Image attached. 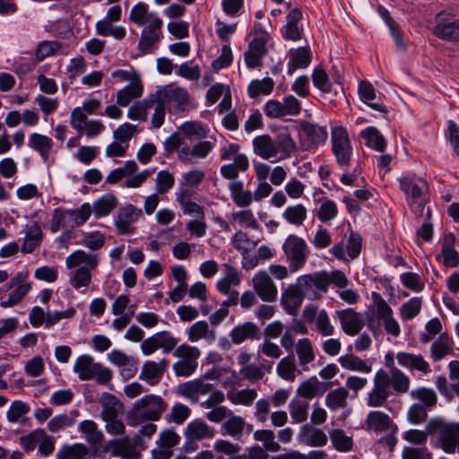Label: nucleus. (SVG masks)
<instances>
[{
  "label": "nucleus",
  "mask_w": 459,
  "mask_h": 459,
  "mask_svg": "<svg viewBox=\"0 0 459 459\" xmlns=\"http://www.w3.org/2000/svg\"><path fill=\"white\" fill-rule=\"evenodd\" d=\"M397 182L410 210L417 217L423 216L425 206L429 202V186L427 179L407 171L397 178Z\"/></svg>",
  "instance_id": "f03ea898"
},
{
  "label": "nucleus",
  "mask_w": 459,
  "mask_h": 459,
  "mask_svg": "<svg viewBox=\"0 0 459 459\" xmlns=\"http://www.w3.org/2000/svg\"><path fill=\"white\" fill-rule=\"evenodd\" d=\"M29 277L28 271H21L11 278L7 283V289H14L9 295L1 297L0 307L4 308L13 307L20 304L32 289V282L26 280Z\"/></svg>",
  "instance_id": "6e6552de"
},
{
  "label": "nucleus",
  "mask_w": 459,
  "mask_h": 459,
  "mask_svg": "<svg viewBox=\"0 0 459 459\" xmlns=\"http://www.w3.org/2000/svg\"><path fill=\"white\" fill-rule=\"evenodd\" d=\"M331 149L337 164L347 169L351 163L353 149L347 130L343 126H335L331 132Z\"/></svg>",
  "instance_id": "423d86ee"
},
{
  "label": "nucleus",
  "mask_w": 459,
  "mask_h": 459,
  "mask_svg": "<svg viewBox=\"0 0 459 459\" xmlns=\"http://www.w3.org/2000/svg\"><path fill=\"white\" fill-rule=\"evenodd\" d=\"M338 361L342 368L349 370L361 373H369L372 370L371 365L353 354L342 355L338 359Z\"/></svg>",
  "instance_id": "603ef678"
},
{
  "label": "nucleus",
  "mask_w": 459,
  "mask_h": 459,
  "mask_svg": "<svg viewBox=\"0 0 459 459\" xmlns=\"http://www.w3.org/2000/svg\"><path fill=\"white\" fill-rule=\"evenodd\" d=\"M228 187L232 201L238 207H247L252 204L253 200H255L252 192L245 190L244 183L240 180L230 182Z\"/></svg>",
  "instance_id": "72a5a7b5"
},
{
  "label": "nucleus",
  "mask_w": 459,
  "mask_h": 459,
  "mask_svg": "<svg viewBox=\"0 0 459 459\" xmlns=\"http://www.w3.org/2000/svg\"><path fill=\"white\" fill-rule=\"evenodd\" d=\"M253 289L255 294L265 302L277 299L278 290L271 276L265 270L258 271L252 278Z\"/></svg>",
  "instance_id": "4468645a"
},
{
  "label": "nucleus",
  "mask_w": 459,
  "mask_h": 459,
  "mask_svg": "<svg viewBox=\"0 0 459 459\" xmlns=\"http://www.w3.org/2000/svg\"><path fill=\"white\" fill-rule=\"evenodd\" d=\"M434 34L444 40L459 41V19L438 21L434 27Z\"/></svg>",
  "instance_id": "2f4dec72"
},
{
  "label": "nucleus",
  "mask_w": 459,
  "mask_h": 459,
  "mask_svg": "<svg viewBox=\"0 0 459 459\" xmlns=\"http://www.w3.org/2000/svg\"><path fill=\"white\" fill-rule=\"evenodd\" d=\"M107 450L111 455L119 456L122 459H141L142 457L140 451L131 445L128 436L110 440L107 445Z\"/></svg>",
  "instance_id": "412c9836"
},
{
  "label": "nucleus",
  "mask_w": 459,
  "mask_h": 459,
  "mask_svg": "<svg viewBox=\"0 0 459 459\" xmlns=\"http://www.w3.org/2000/svg\"><path fill=\"white\" fill-rule=\"evenodd\" d=\"M288 407L293 423H303L307 420L309 411L307 401L295 397L290 402Z\"/></svg>",
  "instance_id": "37998d69"
},
{
  "label": "nucleus",
  "mask_w": 459,
  "mask_h": 459,
  "mask_svg": "<svg viewBox=\"0 0 459 459\" xmlns=\"http://www.w3.org/2000/svg\"><path fill=\"white\" fill-rule=\"evenodd\" d=\"M169 365V361L167 359L159 361L146 360L142 366L139 379L151 386L157 385L161 382Z\"/></svg>",
  "instance_id": "dca6fc26"
},
{
  "label": "nucleus",
  "mask_w": 459,
  "mask_h": 459,
  "mask_svg": "<svg viewBox=\"0 0 459 459\" xmlns=\"http://www.w3.org/2000/svg\"><path fill=\"white\" fill-rule=\"evenodd\" d=\"M411 396L413 399L419 400L420 402V403L426 406L429 410L433 408L437 401L435 391L427 387H420L412 390Z\"/></svg>",
  "instance_id": "774afa93"
},
{
  "label": "nucleus",
  "mask_w": 459,
  "mask_h": 459,
  "mask_svg": "<svg viewBox=\"0 0 459 459\" xmlns=\"http://www.w3.org/2000/svg\"><path fill=\"white\" fill-rule=\"evenodd\" d=\"M326 281L322 271H320L300 275L297 278L295 283L305 298L316 301L322 299V293L327 292Z\"/></svg>",
  "instance_id": "1a4fd4ad"
},
{
  "label": "nucleus",
  "mask_w": 459,
  "mask_h": 459,
  "mask_svg": "<svg viewBox=\"0 0 459 459\" xmlns=\"http://www.w3.org/2000/svg\"><path fill=\"white\" fill-rule=\"evenodd\" d=\"M267 40L264 37H255L248 44L244 53V60L248 68H256L262 65V58L267 55Z\"/></svg>",
  "instance_id": "6ab92c4d"
},
{
  "label": "nucleus",
  "mask_w": 459,
  "mask_h": 459,
  "mask_svg": "<svg viewBox=\"0 0 459 459\" xmlns=\"http://www.w3.org/2000/svg\"><path fill=\"white\" fill-rule=\"evenodd\" d=\"M254 152L264 160H278V148L269 134H262L253 139Z\"/></svg>",
  "instance_id": "4be33fe9"
},
{
  "label": "nucleus",
  "mask_w": 459,
  "mask_h": 459,
  "mask_svg": "<svg viewBox=\"0 0 459 459\" xmlns=\"http://www.w3.org/2000/svg\"><path fill=\"white\" fill-rule=\"evenodd\" d=\"M161 26L162 20L159 17H155L152 22L143 30L138 43V50L141 56L149 53L152 47L160 41L161 37Z\"/></svg>",
  "instance_id": "f3484780"
},
{
  "label": "nucleus",
  "mask_w": 459,
  "mask_h": 459,
  "mask_svg": "<svg viewBox=\"0 0 459 459\" xmlns=\"http://www.w3.org/2000/svg\"><path fill=\"white\" fill-rule=\"evenodd\" d=\"M187 338L190 342H195L201 339H204L209 342L215 340V332L209 328V325L206 321H198L193 324L186 330Z\"/></svg>",
  "instance_id": "4c0bfd02"
},
{
  "label": "nucleus",
  "mask_w": 459,
  "mask_h": 459,
  "mask_svg": "<svg viewBox=\"0 0 459 459\" xmlns=\"http://www.w3.org/2000/svg\"><path fill=\"white\" fill-rule=\"evenodd\" d=\"M298 439L301 444L309 446H324L327 444V436L320 429L314 428L310 424L301 426Z\"/></svg>",
  "instance_id": "393cba45"
},
{
  "label": "nucleus",
  "mask_w": 459,
  "mask_h": 459,
  "mask_svg": "<svg viewBox=\"0 0 459 459\" xmlns=\"http://www.w3.org/2000/svg\"><path fill=\"white\" fill-rule=\"evenodd\" d=\"M329 437L334 449L339 452H349L353 447L352 437L346 435L342 429H332L329 432Z\"/></svg>",
  "instance_id": "8fccbe9b"
},
{
  "label": "nucleus",
  "mask_w": 459,
  "mask_h": 459,
  "mask_svg": "<svg viewBox=\"0 0 459 459\" xmlns=\"http://www.w3.org/2000/svg\"><path fill=\"white\" fill-rule=\"evenodd\" d=\"M282 249L291 273L303 268L308 256V247L302 238L294 234L289 235L282 245Z\"/></svg>",
  "instance_id": "0eeeda50"
},
{
  "label": "nucleus",
  "mask_w": 459,
  "mask_h": 459,
  "mask_svg": "<svg viewBox=\"0 0 459 459\" xmlns=\"http://www.w3.org/2000/svg\"><path fill=\"white\" fill-rule=\"evenodd\" d=\"M173 355L180 361H186L198 365V359L201 356V351L197 347L184 343L175 349Z\"/></svg>",
  "instance_id": "bf43d9fd"
},
{
  "label": "nucleus",
  "mask_w": 459,
  "mask_h": 459,
  "mask_svg": "<svg viewBox=\"0 0 459 459\" xmlns=\"http://www.w3.org/2000/svg\"><path fill=\"white\" fill-rule=\"evenodd\" d=\"M28 146L37 152L45 161L48 160L52 152L53 140L44 134L33 133L28 140Z\"/></svg>",
  "instance_id": "473e14b6"
},
{
  "label": "nucleus",
  "mask_w": 459,
  "mask_h": 459,
  "mask_svg": "<svg viewBox=\"0 0 459 459\" xmlns=\"http://www.w3.org/2000/svg\"><path fill=\"white\" fill-rule=\"evenodd\" d=\"M74 371L81 381L94 379L101 385H108L113 377L110 368L95 362L91 355L83 354L77 357L74 364Z\"/></svg>",
  "instance_id": "39448f33"
},
{
  "label": "nucleus",
  "mask_w": 459,
  "mask_h": 459,
  "mask_svg": "<svg viewBox=\"0 0 459 459\" xmlns=\"http://www.w3.org/2000/svg\"><path fill=\"white\" fill-rule=\"evenodd\" d=\"M295 350L299 365L305 371L308 370L307 367V364L311 363L316 359L311 341L308 338L299 339L295 345Z\"/></svg>",
  "instance_id": "58836bf2"
},
{
  "label": "nucleus",
  "mask_w": 459,
  "mask_h": 459,
  "mask_svg": "<svg viewBox=\"0 0 459 459\" xmlns=\"http://www.w3.org/2000/svg\"><path fill=\"white\" fill-rule=\"evenodd\" d=\"M422 298L413 297L400 307V316L403 321L411 320L416 317L421 310Z\"/></svg>",
  "instance_id": "680f3d73"
},
{
  "label": "nucleus",
  "mask_w": 459,
  "mask_h": 459,
  "mask_svg": "<svg viewBox=\"0 0 459 459\" xmlns=\"http://www.w3.org/2000/svg\"><path fill=\"white\" fill-rule=\"evenodd\" d=\"M97 254L84 250H75L65 259L68 272V282L76 290L84 292L92 281V272L99 266Z\"/></svg>",
  "instance_id": "f257e3e1"
},
{
  "label": "nucleus",
  "mask_w": 459,
  "mask_h": 459,
  "mask_svg": "<svg viewBox=\"0 0 459 459\" xmlns=\"http://www.w3.org/2000/svg\"><path fill=\"white\" fill-rule=\"evenodd\" d=\"M257 397L255 389L230 390L227 393L229 401L236 405L250 406Z\"/></svg>",
  "instance_id": "de8ad7c7"
},
{
  "label": "nucleus",
  "mask_w": 459,
  "mask_h": 459,
  "mask_svg": "<svg viewBox=\"0 0 459 459\" xmlns=\"http://www.w3.org/2000/svg\"><path fill=\"white\" fill-rule=\"evenodd\" d=\"M249 168V160L245 154L235 157L233 163L221 167V175L225 179L233 180L238 177L239 172H246Z\"/></svg>",
  "instance_id": "c9c22d12"
},
{
  "label": "nucleus",
  "mask_w": 459,
  "mask_h": 459,
  "mask_svg": "<svg viewBox=\"0 0 459 459\" xmlns=\"http://www.w3.org/2000/svg\"><path fill=\"white\" fill-rule=\"evenodd\" d=\"M373 304L366 311L368 328L374 333H380L382 326L387 334L398 337L401 333L399 323L394 316V311L383 297L372 292Z\"/></svg>",
  "instance_id": "7ed1b4c3"
},
{
  "label": "nucleus",
  "mask_w": 459,
  "mask_h": 459,
  "mask_svg": "<svg viewBox=\"0 0 459 459\" xmlns=\"http://www.w3.org/2000/svg\"><path fill=\"white\" fill-rule=\"evenodd\" d=\"M42 231L39 225L31 226L24 238L22 246V252L25 254L32 253L41 243Z\"/></svg>",
  "instance_id": "4d7b16f0"
},
{
  "label": "nucleus",
  "mask_w": 459,
  "mask_h": 459,
  "mask_svg": "<svg viewBox=\"0 0 459 459\" xmlns=\"http://www.w3.org/2000/svg\"><path fill=\"white\" fill-rule=\"evenodd\" d=\"M154 16L153 13H148V5L145 3H137L131 10L129 19L138 26H143Z\"/></svg>",
  "instance_id": "338daca9"
},
{
  "label": "nucleus",
  "mask_w": 459,
  "mask_h": 459,
  "mask_svg": "<svg viewBox=\"0 0 459 459\" xmlns=\"http://www.w3.org/2000/svg\"><path fill=\"white\" fill-rule=\"evenodd\" d=\"M349 392L345 387H338L330 391L325 396V405L333 411L347 406Z\"/></svg>",
  "instance_id": "c03bdc74"
},
{
  "label": "nucleus",
  "mask_w": 459,
  "mask_h": 459,
  "mask_svg": "<svg viewBox=\"0 0 459 459\" xmlns=\"http://www.w3.org/2000/svg\"><path fill=\"white\" fill-rule=\"evenodd\" d=\"M74 227L70 209L56 208L50 220V230L57 232L61 227Z\"/></svg>",
  "instance_id": "864d4df0"
},
{
  "label": "nucleus",
  "mask_w": 459,
  "mask_h": 459,
  "mask_svg": "<svg viewBox=\"0 0 459 459\" xmlns=\"http://www.w3.org/2000/svg\"><path fill=\"white\" fill-rule=\"evenodd\" d=\"M302 11L298 8H292L290 10L286 16L287 22L281 28V35L284 39L298 41L302 38V30L298 26V23L302 20Z\"/></svg>",
  "instance_id": "b1692460"
},
{
  "label": "nucleus",
  "mask_w": 459,
  "mask_h": 459,
  "mask_svg": "<svg viewBox=\"0 0 459 459\" xmlns=\"http://www.w3.org/2000/svg\"><path fill=\"white\" fill-rule=\"evenodd\" d=\"M365 430L380 434L384 432H397L398 427L391 417L381 411H370L362 427Z\"/></svg>",
  "instance_id": "2eb2a0df"
},
{
  "label": "nucleus",
  "mask_w": 459,
  "mask_h": 459,
  "mask_svg": "<svg viewBox=\"0 0 459 459\" xmlns=\"http://www.w3.org/2000/svg\"><path fill=\"white\" fill-rule=\"evenodd\" d=\"M361 101L371 107L374 110L385 112L386 110L380 95H377L375 88H358Z\"/></svg>",
  "instance_id": "13d9d810"
},
{
  "label": "nucleus",
  "mask_w": 459,
  "mask_h": 459,
  "mask_svg": "<svg viewBox=\"0 0 459 459\" xmlns=\"http://www.w3.org/2000/svg\"><path fill=\"white\" fill-rule=\"evenodd\" d=\"M30 406L21 400L13 401L6 411V419L10 423H23Z\"/></svg>",
  "instance_id": "5fc2aeb1"
},
{
  "label": "nucleus",
  "mask_w": 459,
  "mask_h": 459,
  "mask_svg": "<svg viewBox=\"0 0 459 459\" xmlns=\"http://www.w3.org/2000/svg\"><path fill=\"white\" fill-rule=\"evenodd\" d=\"M166 96L168 97V105L175 104L180 110L197 108V103L191 99L184 88H166Z\"/></svg>",
  "instance_id": "cd10ccee"
},
{
  "label": "nucleus",
  "mask_w": 459,
  "mask_h": 459,
  "mask_svg": "<svg viewBox=\"0 0 459 459\" xmlns=\"http://www.w3.org/2000/svg\"><path fill=\"white\" fill-rule=\"evenodd\" d=\"M299 134L302 144L307 151L316 150L318 146L326 143L328 133L325 126L308 121H301Z\"/></svg>",
  "instance_id": "9b49d317"
},
{
  "label": "nucleus",
  "mask_w": 459,
  "mask_h": 459,
  "mask_svg": "<svg viewBox=\"0 0 459 459\" xmlns=\"http://www.w3.org/2000/svg\"><path fill=\"white\" fill-rule=\"evenodd\" d=\"M390 367L389 381L391 389H393L395 394L406 393L410 387V378L393 365Z\"/></svg>",
  "instance_id": "3c124183"
},
{
  "label": "nucleus",
  "mask_w": 459,
  "mask_h": 459,
  "mask_svg": "<svg viewBox=\"0 0 459 459\" xmlns=\"http://www.w3.org/2000/svg\"><path fill=\"white\" fill-rule=\"evenodd\" d=\"M305 297L296 283L290 284L282 292L281 304L285 312L290 316H297Z\"/></svg>",
  "instance_id": "aec40b11"
},
{
  "label": "nucleus",
  "mask_w": 459,
  "mask_h": 459,
  "mask_svg": "<svg viewBox=\"0 0 459 459\" xmlns=\"http://www.w3.org/2000/svg\"><path fill=\"white\" fill-rule=\"evenodd\" d=\"M307 210L301 204L288 206L282 213V218L288 223L296 227L301 226L307 220Z\"/></svg>",
  "instance_id": "49530a36"
},
{
  "label": "nucleus",
  "mask_w": 459,
  "mask_h": 459,
  "mask_svg": "<svg viewBox=\"0 0 459 459\" xmlns=\"http://www.w3.org/2000/svg\"><path fill=\"white\" fill-rule=\"evenodd\" d=\"M360 136L366 141V145L377 152H383L386 148V141L383 134L373 126L360 132Z\"/></svg>",
  "instance_id": "a19ab883"
},
{
  "label": "nucleus",
  "mask_w": 459,
  "mask_h": 459,
  "mask_svg": "<svg viewBox=\"0 0 459 459\" xmlns=\"http://www.w3.org/2000/svg\"><path fill=\"white\" fill-rule=\"evenodd\" d=\"M229 335L234 344L239 345L247 340H259L261 331L255 323L245 322L233 327Z\"/></svg>",
  "instance_id": "5701e85b"
},
{
  "label": "nucleus",
  "mask_w": 459,
  "mask_h": 459,
  "mask_svg": "<svg viewBox=\"0 0 459 459\" xmlns=\"http://www.w3.org/2000/svg\"><path fill=\"white\" fill-rule=\"evenodd\" d=\"M328 75L330 83L341 86L345 83H351L348 80L350 74L346 73L344 64L339 59L333 62L332 66L328 71Z\"/></svg>",
  "instance_id": "0e129e2a"
},
{
  "label": "nucleus",
  "mask_w": 459,
  "mask_h": 459,
  "mask_svg": "<svg viewBox=\"0 0 459 459\" xmlns=\"http://www.w3.org/2000/svg\"><path fill=\"white\" fill-rule=\"evenodd\" d=\"M254 439L263 444V448L268 452H279L281 445L275 441V434L272 429H258L254 432Z\"/></svg>",
  "instance_id": "6e6d98bb"
},
{
  "label": "nucleus",
  "mask_w": 459,
  "mask_h": 459,
  "mask_svg": "<svg viewBox=\"0 0 459 459\" xmlns=\"http://www.w3.org/2000/svg\"><path fill=\"white\" fill-rule=\"evenodd\" d=\"M396 359L400 366L411 371L416 370L422 374H428L431 370L429 362L421 355L400 351L396 354Z\"/></svg>",
  "instance_id": "bb28decb"
},
{
  "label": "nucleus",
  "mask_w": 459,
  "mask_h": 459,
  "mask_svg": "<svg viewBox=\"0 0 459 459\" xmlns=\"http://www.w3.org/2000/svg\"><path fill=\"white\" fill-rule=\"evenodd\" d=\"M184 434L189 441H200L213 437L214 430L204 420H195L187 424Z\"/></svg>",
  "instance_id": "c756f323"
},
{
  "label": "nucleus",
  "mask_w": 459,
  "mask_h": 459,
  "mask_svg": "<svg viewBox=\"0 0 459 459\" xmlns=\"http://www.w3.org/2000/svg\"><path fill=\"white\" fill-rule=\"evenodd\" d=\"M166 402L159 395L147 394L137 400L127 413L130 426H137L145 420L155 421L167 410Z\"/></svg>",
  "instance_id": "20e7f679"
},
{
  "label": "nucleus",
  "mask_w": 459,
  "mask_h": 459,
  "mask_svg": "<svg viewBox=\"0 0 459 459\" xmlns=\"http://www.w3.org/2000/svg\"><path fill=\"white\" fill-rule=\"evenodd\" d=\"M143 216V211L132 204H126L117 210L114 225L121 235H130L135 232L134 223Z\"/></svg>",
  "instance_id": "f8f14e48"
},
{
  "label": "nucleus",
  "mask_w": 459,
  "mask_h": 459,
  "mask_svg": "<svg viewBox=\"0 0 459 459\" xmlns=\"http://www.w3.org/2000/svg\"><path fill=\"white\" fill-rule=\"evenodd\" d=\"M78 430L84 435L85 440L91 446H98L104 439L103 433L99 429L96 422L91 420L82 421Z\"/></svg>",
  "instance_id": "79ce46f5"
},
{
  "label": "nucleus",
  "mask_w": 459,
  "mask_h": 459,
  "mask_svg": "<svg viewBox=\"0 0 459 459\" xmlns=\"http://www.w3.org/2000/svg\"><path fill=\"white\" fill-rule=\"evenodd\" d=\"M302 316L306 322L315 324L316 330L322 336H331L334 333V326L332 325L325 309H319L316 306L307 305L304 307Z\"/></svg>",
  "instance_id": "ddd939ff"
},
{
  "label": "nucleus",
  "mask_w": 459,
  "mask_h": 459,
  "mask_svg": "<svg viewBox=\"0 0 459 459\" xmlns=\"http://www.w3.org/2000/svg\"><path fill=\"white\" fill-rule=\"evenodd\" d=\"M274 143L278 148L279 160L290 157L296 152V143L289 134H280Z\"/></svg>",
  "instance_id": "e2e57ef3"
},
{
  "label": "nucleus",
  "mask_w": 459,
  "mask_h": 459,
  "mask_svg": "<svg viewBox=\"0 0 459 459\" xmlns=\"http://www.w3.org/2000/svg\"><path fill=\"white\" fill-rule=\"evenodd\" d=\"M455 238L453 233L446 234L443 239L441 254L437 255V259H443V264L454 268L459 264V254L455 249Z\"/></svg>",
  "instance_id": "c85d7f7f"
},
{
  "label": "nucleus",
  "mask_w": 459,
  "mask_h": 459,
  "mask_svg": "<svg viewBox=\"0 0 459 459\" xmlns=\"http://www.w3.org/2000/svg\"><path fill=\"white\" fill-rule=\"evenodd\" d=\"M117 198L113 194H106L98 198L91 205L96 218L108 216L117 205Z\"/></svg>",
  "instance_id": "e433bc0d"
},
{
  "label": "nucleus",
  "mask_w": 459,
  "mask_h": 459,
  "mask_svg": "<svg viewBox=\"0 0 459 459\" xmlns=\"http://www.w3.org/2000/svg\"><path fill=\"white\" fill-rule=\"evenodd\" d=\"M223 276L216 282V289L220 293L226 295L230 294L232 287H237L240 284L242 273L236 267L229 264H223Z\"/></svg>",
  "instance_id": "a878e982"
},
{
  "label": "nucleus",
  "mask_w": 459,
  "mask_h": 459,
  "mask_svg": "<svg viewBox=\"0 0 459 459\" xmlns=\"http://www.w3.org/2000/svg\"><path fill=\"white\" fill-rule=\"evenodd\" d=\"M56 459H90L89 448L82 443L65 445L56 453Z\"/></svg>",
  "instance_id": "ea45409f"
},
{
  "label": "nucleus",
  "mask_w": 459,
  "mask_h": 459,
  "mask_svg": "<svg viewBox=\"0 0 459 459\" xmlns=\"http://www.w3.org/2000/svg\"><path fill=\"white\" fill-rule=\"evenodd\" d=\"M321 383L316 377H311L299 385L297 389L299 397L304 400H311L320 393Z\"/></svg>",
  "instance_id": "052dcab7"
},
{
  "label": "nucleus",
  "mask_w": 459,
  "mask_h": 459,
  "mask_svg": "<svg viewBox=\"0 0 459 459\" xmlns=\"http://www.w3.org/2000/svg\"><path fill=\"white\" fill-rule=\"evenodd\" d=\"M389 374L380 369L378 370L373 380L374 387L368 393L367 404L369 407H382L385 406L388 397L393 394Z\"/></svg>",
  "instance_id": "9d476101"
},
{
  "label": "nucleus",
  "mask_w": 459,
  "mask_h": 459,
  "mask_svg": "<svg viewBox=\"0 0 459 459\" xmlns=\"http://www.w3.org/2000/svg\"><path fill=\"white\" fill-rule=\"evenodd\" d=\"M100 403L102 407L101 418L104 421L119 417V411L122 404L119 400L109 393L102 394Z\"/></svg>",
  "instance_id": "f704fd0d"
},
{
  "label": "nucleus",
  "mask_w": 459,
  "mask_h": 459,
  "mask_svg": "<svg viewBox=\"0 0 459 459\" xmlns=\"http://www.w3.org/2000/svg\"><path fill=\"white\" fill-rule=\"evenodd\" d=\"M289 56V74H292L297 69L307 67L312 60L311 52L308 47H300L296 49H290Z\"/></svg>",
  "instance_id": "7c9ffc66"
},
{
  "label": "nucleus",
  "mask_w": 459,
  "mask_h": 459,
  "mask_svg": "<svg viewBox=\"0 0 459 459\" xmlns=\"http://www.w3.org/2000/svg\"><path fill=\"white\" fill-rule=\"evenodd\" d=\"M246 429V421L239 415H231L221 425L223 434H227L236 439H240Z\"/></svg>",
  "instance_id": "a18cd8bd"
},
{
  "label": "nucleus",
  "mask_w": 459,
  "mask_h": 459,
  "mask_svg": "<svg viewBox=\"0 0 459 459\" xmlns=\"http://www.w3.org/2000/svg\"><path fill=\"white\" fill-rule=\"evenodd\" d=\"M335 314L340 320L342 331L350 336L358 334L364 326V320L361 314L353 308L336 310Z\"/></svg>",
  "instance_id": "a211bd4d"
},
{
  "label": "nucleus",
  "mask_w": 459,
  "mask_h": 459,
  "mask_svg": "<svg viewBox=\"0 0 459 459\" xmlns=\"http://www.w3.org/2000/svg\"><path fill=\"white\" fill-rule=\"evenodd\" d=\"M116 83H125L126 86H143L140 74L131 67L129 70L117 69L111 73Z\"/></svg>",
  "instance_id": "09e8293b"
},
{
  "label": "nucleus",
  "mask_w": 459,
  "mask_h": 459,
  "mask_svg": "<svg viewBox=\"0 0 459 459\" xmlns=\"http://www.w3.org/2000/svg\"><path fill=\"white\" fill-rule=\"evenodd\" d=\"M277 374L284 380L293 382L296 378L297 366L290 356L282 358L277 365Z\"/></svg>",
  "instance_id": "69168bd1"
}]
</instances>
